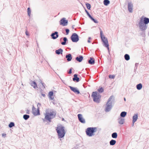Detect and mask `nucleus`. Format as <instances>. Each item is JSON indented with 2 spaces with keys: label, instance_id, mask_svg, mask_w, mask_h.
Segmentation results:
<instances>
[{
  "label": "nucleus",
  "instance_id": "c756f323",
  "mask_svg": "<svg viewBox=\"0 0 149 149\" xmlns=\"http://www.w3.org/2000/svg\"><path fill=\"white\" fill-rule=\"evenodd\" d=\"M124 58L125 60L127 61L129 60L130 59V57L129 55L127 54H126L125 55Z\"/></svg>",
  "mask_w": 149,
  "mask_h": 149
},
{
  "label": "nucleus",
  "instance_id": "c03bdc74",
  "mask_svg": "<svg viewBox=\"0 0 149 149\" xmlns=\"http://www.w3.org/2000/svg\"><path fill=\"white\" fill-rule=\"evenodd\" d=\"M72 68L70 69L69 72H68L69 74H70L72 73Z\"/></svg>",
  "mask_w": 149,
  "mask_h": 149
},
{
  "label": "nucleus",
  "instance_id": "72a5a7b5",
  "mask_svg": "<svg viewBox=\"0 0 149 149\" xmlns=\"http://www.w3.org/2000/svg\"><path fill=\"white\" fill-rule=\"evenodd\" d=\"M142 31V33H141L140 34L141 36H142L143 37H144L146 36L145 34V31Z\"/></svg>",
  "mask_w": 149,
  "mask_h": 149
},
{
  "label": "nucleus",
  "instance_id": "6ab92c4d",
  "mask_svg": "<svg viewBox=\"0 0 149 149\" xmlns=\"http://www.w3.org/2000/svg\"><path fill=\"white\" fill-rule=\"evenodd\" d=\"M74 77L73 78V80L74 81H76L78 82L79 81V78L77 77V74H75L74 75Z\"/></svg>",
  "mask_w": 149,
  "mask_h": 149
},
{
  "label": "nucleus",
  "instance_id": "4d7b16f0",
  "mask_svg": "<svg viewBox=\"0 0 149 149\" xmlns=\"http://www.w3.org/2000/svg\"><path fill=\"white\" fill-rule=\"evenodd\" d=\"M62 81H63V82L64 84H65V82H64V81H63V80H62Z\"/></svg>",
  "mask_w": 149,
  "mask_h": 149
},
{
  "label": "nucleus",
  "instance_id": "c9c22d12",
  "mask_svg": "<svg viewBox=\"0 0 149 149\" xmlns=\"http://www.w3.org/2000/svg\"><path fill=\"white\" fill-rule=\"evenodd\" d=\"M86 6L87 9H88L89 10L91 8V5L90 4L87 3L86 4Z\"/></svg>",
  "mask_w": 149,
  "mask_h": 149
},
{
  "label": "nucleus",
  "instance_id": "e2e57ef3",
  "mask_svg": "<svg viewBox=\"0 0 149 149\" xmlns=\"http://www.w3.org/2000/svg\"><path fill=\"white\" fill-rule=\"evenodd\" d=\"M137 63H136V64H135L136 65H137Z\"/></svg>",
  "mask_w": 149,
  "mask_h": 149
},
{
  "label": "nucleus",
  "instance_id": "dca6fc26",
  "mask_svg": "<svg viewBox=\"0 0 149 149\" xmlns=\"http://www.w3.org/2000/svg\"><path fill=\"white\" fill-rule=\"evenodd\" d=\"M60 24L63 26H65V18L63 17L60 20Z\"/></svg>",
  "mask_w": 149,
  "mask_h": 149
},
{
  "label": "nucleus",
  "instance_id": "423d86ee",
  "mask_svg": "<svg viewBox=\"0 0 149 149\" xmlns=\"http://www.w3.org/2000/svg\"><path fill=\"white\" fill-rule=\"evenodd\" d=\"M113 97V96H111L110 97L106 103V106L105 109V111L106 112H109L110 111L112 108V102H111V101Z\"/></svg>",
  "mask_w": 149,
  "mask_h": 149
},
{
  "label": "nucleus",
  "instance_id": "de8ad7c7",
  "mask_svg": "<svg viewBox=\"0 0 149 149\" xmlns=\"http://www.w3.org/2000/svg\"><path fill=\"white\" fill-rule=\"evenodd\" d=\"M52 103L54 104H56V103L55 102V100H54L52 102Z\"/></svg>",
  "mask_w": 149,
  "mask_h": 149
},
{
  "label": "nucleus",
  "instance_id": "5701e85b",
  "mask_svg": "<svg viewBox=\"0 0 149 149\" xmlns=\"http://www.w3.org/2000/svg\"><path fill=\"white\" fill-rule=\"evenodd\" d=\"M124 119L122 118H120L118 120V123L120 125L124 124Z\"/></svg>",
  "mask_w": 149,
  "mask_h": 149
},
{
  "label": "nucleus",
  "instance_id": "aec40b11",
  "mask_svg": "<svg viewBox=\"0 0 149 149\" xmlns=\"http://www.w3.org/2000/svg\"><path fill=\"white\" fill-rule=\"evenodd\" d=\"M88 63L91 65L94 64L95 63V60L94 59L92 58L91 57L90 58V60L88 61Z\"/></svg>",
  "mask_w": 149,
  "mask_h": 149
},
{
  "label": "nucleus",
  "instance_id": "bf43d9fd",
  "mask_svg": "<svg viewBox=\"0 0 149 149\" xmlns=\"http://www.w3.org/2000/svg\"><path fill=\"white\" fill-rule=\"evenodd\" d=\"M133 123V124L132 125V126H133L134 125V123Z\"/></svg>",
  "mask_w": 149,
  "mask_h": 149
},
{
  "label": "nucleus",
  "instance_id": "f257e3e1",
  "mask_svg": "<svg viewBox=\"0 0 149 149\" xmlns=\"http://www.w3.org/2000/svg\"><path fill=\"white\" fill-rule=\"evenodd\" d=\"M56 130L57 133L58 138L61 139L64 136L65 134V131L64 127L62 125H57Z\"/></svg>",
  "mask_w": 149,
  "mask_h": 149
},
{
  "label": "nucleus",
  "instance_id": "09e8293b",
  "mask_svg": "<svg viewBox=\"0 0 149 149\" xmlns=\"http://www.w3.org/2000/svg\"><path fill=\"white\" fill-rule=\"evenodd\" d=\"M26 113L28 114H29V113H30L29 111V110H28V109L27 110Z\"/></svg>",
  "mask_w": 149,
  "mask_h": 149
},
{
  "label": "nucleus",
  "instance_id": "cd10ccee",
  "mask_svg": "<svg viewBox=\"0 0 149 149\" xmlns=\"http://www.w3.org/2000/svg\"><path fill=\"white\" fill-rule=\"evenodd\" d=\"M118 136L116 132L113 133L111 134V136L113 138H116Z\"/></svg>",
  "mask_w": 149,
  "mask_h": 149
},
{
  "label": "nucleus",
  "instance_id": "4c0bfd02",
  "mask_svg": "<svg viewBox=\"0 0 149 149\" xmlns=\"http://www.w3.org/2000/svg\"><path fill=\"white\" fill-rule=\"evenodd\" d=\"M109 77L110 78L114 79L115 77V76L113 75H109Z\"/></svg>",
  "mask_w": 149,
  "mask_h": 149
},
{
  "label": "nucleus",
  "instance_id": "e433bc0d",
  "mask_svg": "<svg viewBox=\"0 0 149 149\" xmlns=\"http://www.w3.org/2000/svg\"><path fill=\"white\" fill-rule=\"evenodd\" d=\"M65 37H64L63 38V42H61V44L63 45H65Z\"/></svg>",
  "mask_w": 149,
  "mask_h": 149
},
{
  "label": "nucleus",
  "instance_id": "ddd939ff",
  "mask_svg": "<svg viewBox=\"0 0 149 149\" xmlns=\"http://www.w3.org/2000/svg\"><path fill=\"white\" fill-rule=\"evenodd\" d=\"M69 87L70 89L74 93H77L78 94L80 92L79 91L77 90V88L72 87L71 86H70Z\"/></svg>",
  "mask_w": 149,
  "mask_h": 149
},
{
  "label": "nucleus",
  "instance_id": "2f4dec72",
  "mask_svg": "<svg viewBox=\"0 0 149 149\" xmlns=\"http://www.w3.org/2000/svg\"><path fill=\"white\" fill-rule=\"evenodd\" d=\"M103 2L104 5L107 6L109 3L110 1L109 0H104Z\"/></svg>",
  "mask_w": 149,
  "mask_h": 149
},
{
  "label": "nucleus",
  "instance_id": "7c9ffc66",
  "mask_svg": "<svg viewBox=\"0 0 149 149\" xmlns=\"http://www.w3.org/2000/svg\"><path fill=\"white\" fill-rule=\"evenodd\" d=\"M15 125V123L14 122H11L8 125V127L9 128H12Z\"/></svg>",
  "mask_w": 149,
  "mask_h": 149
},
{
  "label": "nucleus",
  "instance_id": "052dcab7",
  "mask_svg": "<svg viewBox=\"0 0 149 149\" xmlns=\"http://www.w3.org/2000/svg\"><path fill=\"white\" fill-rule=\"evenodd\" d=\"M67 40V39L66 38V41Z\"/></svg>",
  "mask_w": 149,
  "mask_h": 149
},
{
  "label": "nucleus",
  "instance_id": "a19ab883",
  "mask_svg": "<svg viewBox=\"0 0 149 149\" xmlns=\"http://www.w3.org/2000/svg\"><path fill=\"white\" fill-rule=\"evenodd\" d=\"M25 34L27 36H29V33L28 32L27 30H26L25 32Z\"/></svg>",
  "mask_w": 149,
  "mask_h": 149
},
{
  "label": "nucleus",
  "instance_id": "49530a36",
  "mask_svg": "<svg viewBox=\"0 0 149 149\" xmlns=\"http://www.w3.org/2000/svg\"><path fill=\"white\" fill-rule=\"evenodd\" d=\"M6 134L5 133H3L2 134V136L3 137H5L6 136Z\"/></svg>",
  "mask_w": 149,
  "mask_h": 149
},
{
  "label": "nucleus",
  "instance_id": "603ef678",
  "mask_svg": "<svg viewBox=\"0 0 149 149\" xmlns=\"http://www.w3.org/2000/svg\"><path fill=\"white\" fill-rule=\"evenodd\" d=\"M68 23V21L67 20H66V25H67Z\"/></svg>",
  "mask_w": 149,
  "mask_h": 149
},
{
  "label": "nucleus",
  "instance_id": "4be33fe9",
  "mask_svg": "<svg viewBox=\"0 0 149 149\" xmlns=\"http://www.w3.org/2000/svg\"><path fill=\"white\" fill-rule=\"evenodd\" d=\"M31 85L34 88H37V84L35 81H32L31 83Z\"/></svg>",
  "mask_w": 149,
  "mask_h": 149
},
{
  "label": "nucleus",
  "instance_id": "13d9d810",
  "mask_svg": "<svg viewBox=\"0 0 149 149\" xmlns=\"http://www.w3.org/2000/svg\"><path fill=\"white\" fill-rule=\"evenodd\" d=\"M62 120H63H63H65L64 119V118H62Z\"/></svg>",
  "mask_w": 149,
  "mask_h": 149
},
{
  "label": "nucleus",
  "instance_id": "a18cd8bd",
  "mask_svg": "<svg viewBox=\"0 0 149 149\" xmlns=\"http://www.w3.org/2000/svg\"><path fill=\"white\" fill-rule=\"evenodd\" d=\"M41 95L42 96L44 97H45L46 96V95L45 94L43 93H41Z\"/></svg>",
  "mask_w": 149,
  "mask_h": 149
},
{
  "label": "nucleus",
  "instance_id": "79ce46f5",
  "mask_svg": "<svg viewBox=\"0 0 149 149\" xmlns=\"http://www.w3.org/2000/svg\"><path fill=\"white\" fill-rule=\"evenodd\" d=\"M41 83L42 86H43L44 87V88H45V84L42 82H41Z\"/></svg>",
  "mask_w": 149,
  "mask_h": 149
},
{
  "label": "nucleus",
  "instance_id": "412c9836",
  "mask_svg": "<svg viewBox=\"0 0 149 149\" xmlns=\"http://www.w3.org/2000/svg\"><path fill=\"white\" fill-rule=\"evenodd\" d=\"M66 58H67V60L68 61H71L72 58L71 55L70 54L67 55H66Z\"/></svg>",
  "mask_w": 149,
  "mask_h": 149
},
{
  "label": "nucleus",
  "instance_id": "f3484780",
  "mask_svg": "<svg viewBox=\"0 0 149 149\" xmlns=\"http://www.w3.org/2000/svg\"><path fill=\"white\" fill-rule=\"evenodd\" d=\"M138 114H135L132 117V123H134L138 119Z\"/></svg>",
  "mask_w": 149,
  "mask_h": 149
},
{
  "label": "nucleus",
  "instance_id": "0eeeda50",
  "mask_svg": "<svg viewBox=\"0 0 149 149\" xmlns=\"http://www.w3.org/2000/svg\"><path fill=\"white\" fill-rule=\"evenodd\" d=\"M139 26L141 31H145L147 28V26L143 23L142 19H141L140 20Z\"/></svg>",
  "mask_w": 149,
  "mask_h": 149
},
{
  "label": "nucleus",
  "instance_id": "f704fd0d",
  "mask_svg": "<svg viewBox=\"0 0 149 149\" xmlns=\"http://www.w3.org/2000/svg\"><path fill=\"white\" fill-rule=\"evenodd\" d=\"M98 91L99 92V93H102V92H103L104 91V89H103L102 88V87H101V88H100L99 89H98Z\"/></svg>",
  "mask_w": 149,
  "mask_h": 149
},
{
  "label": "nucleus",
  "instance_id": "6e6552de",
  "mask_svg": "<svg viewBox=\"0 0 149 149\" xmlns=\"http://www.w3.org/2000/svg\"><path fill=\"white\" fill-rule=\"evenodd\" d=\"M71 38L73 42H77L79 40L78 35L75 33H73L71 37Z\"/></svg>",
  "mask_w": 149,
  "mask_h": 149
},
{
  "label": "nucleus",
  "instance_id": "a211bd4d",
  "mask_svg": "<svg viewBox=\"0 0 149 149\" xmlns=\"http://www.w3.org/2000/svg\"><path fill=\"white\" fill-rule=\"evenodd\" d=\"M83 59V56L81 55H79V56L76 57L75 58L76 60L80 62L82 61Z\"/></svg>",
  "mask_w": 149,
  "mask_h": 149
},
{
  "label": "nucleus",
  "instance_id": "7ed1b4c3",
  "mask_svg": "<svg viewBox=\"0 0 149 149\" xmlns=\"http://www.w3.org/2000/svg\"><path fill=\"white\" fill-rule=\"evenodd\" d=\"M100 37L102 41L103 42L104 45L107 47L108 50L109 49V45L107 39L103 35L101 29L100 28Z\"/></svg>",
  "mask_w": 149,
  "mask_h": 149
},
{
  "label": "nucleus",
  "instance_id": "f03ea898",
  "mask_svg": "<svg viewBox=\"0 0 149 149\" xmlns=\"http://www.w3.org/2000/svg\"><path fill=\"white\" fill-rule=\"evenodd\" d=\"M56 114H54L52 112L46 113L45 118L42 119L44 122L45 121V119L49 121V122L51 121V119L54 118L55 117Z\"/></svg>",
  "mask_w": 149,
  "mask_h": 149
},
{
  "label": "nucleus",
  "instance_id": "1a4fd4ad",
  "mask_svg": "<svg viewBox=\"0 0 149 149\" xmlns=\"http://www.w3.org/2000/svg\"><path fill=\"white\" fill-rule=\"evenodd\" d=\"M41 106V104L40 103H38L37 104L38 108L37 109V110L36 111V112H33V114L35 116H36L37 115H40V107Z\"/></svg>",
  "mask_w": 149,
  "mask_h": 149
},
{
  "label": "nucleus",
  "instance_id": "bb28decb",
  "mask_svg": "<svg viewBox=\"0 0 149 149\" xmlns=\"http://www.w3.org/2000/svg\"><path fill=\"white\" fill-rule=\"evenodd\" d=\"M30 116L27 114H24L23 116V118L25 120H27L29 118Z\"/></svg>",
  "mask_w": 149,
  "mask_h": 149
},
{
  "label": "nucleus",
  "instance_id": "c85d7f7f",
  "mask_svg": "<svg viewBox=\"0 0 149 149\" xmlns=\"http://www.w3.org/2000/svg\"><path fill=\"white\" fill-rule=\"evenodd\" d=\"M126 112L125 111H123L120 114V116L121 117H124L126 116Z\"/></svg>",
  "mask_w": 149,
  "mask_h": 149
},
{
  "label": "nucleus",
  "instance_id": "20e7f679",
  "mask_svg": "<svg viewBox=\"0 0 149 149\" xmlns=\"http://www.w3.org/2000/svg\"><path fill=\"white\" fill-rule=\"evenodd\" d=\"M96 129L95 127L88 128L86 131V135L90 137L94 136V133L96 132Z\"/></svg>",
  "mask_w": 149,
  "mask_h": 149
},
{
  "label": "nucleus",
  "instance_id": "b1692460",
  "mask_svg": "<svg viewBox=\"0 0 149 149\" xmlns=\"http://www.w3.org/2000/svg\"><path fill=\"white\" fill-rule=\"evenodd\" d=\"M143 21V23L146 25L149 23V19L147 17H144Z\"/></svg>",
  "mask_w": 149,
  "mask_h": 149
},
{
  "label": "nucleus",
  "instance_id": "4468645a",
  "mask_svg": "<svg viewBox=\"0 0 149 149\" xmlns=\"http://www.w3.org/2000/svg\"><path fill=\"white\" fill-rule=\"evenodd\" d=\"M54 95V92L53 91H51L49 92L48 96L50 100H52L54 99V97H53Z\"/></svg>",
  "mask_w": 149,
  "mask_h": 149
},
{
  "label": "nucleus",
  "instance_id": "9b49d317",
  "mask_svg": "<svg viewBox=\"0 0 149 149\" xmlns=\"http://www.w3.org/2000/svg\"><path fill=\"white\" fill-rule=\"evenodd\" d=\"M77 116L80 122L83 123H85V120L82 117V114H79Z\"/></svg>",
  "mask_w": 149,
  "mask_h": 149
},
{
  "label": "nucleus",
  "instance_id": "680f3d73",
  "mask_svg": "<svg viewBox=\"0 0 149 149\" xmlns=\"http://www.w3.org/2000/svg\"><path fill=\"white\" fill-rule=\"evenodd\" d=\"M62 40V38H61L60 39V40L61 41Z\"/></svg>",
  "mask_w": 149,
  "mask_h": 149
},
{
  "label": "nucleus",
  "instance_id": "f8f14e48",
  "mask_svg": "<svg viewBox=\"0 0 149 149\" xmlns=\"http://www.w3.org/2000/svg\"><path fill=\"white\" fill-rule=\"evenodd\" d=\"M51 36L53 39H56L58 36V32L56 31L54 33H52L51 35Z\"/></svg>",
  "mask_w": 149,
  "mask_h": 149
},
{
  "label": "nucleus",
  "instance_id": "5fc2aeb1",
  "mask_svg": "<svg viewBox=\"0 0 149 149\" xmlns=\"http://www.w3.org/2000/svg\"><path fill=\"white\" fill-rule=\"evenodd\" d=\"M87 15L88 16V17L90 15H91L89 13V14L88 13Z\"/></svg>",
  "mask_w": 149,
  "mask_h": 149
},
{
  "label": "nucleus",
  "instance_id": "0e129e2a",
  "mask_svg": "<svg viewBox=\"0 0 149 149\" xmlns=\"http://www.w3.org/2000/svg\"><path fill=\"white\" fill-rule=\"evenodd\" d=\"M137 63H136V64H135L136 65H137Z\"/></svg>",
  "mask_w": 149,
  "mask_h": 149
},
{
  "label": "nucleus",
  "instance_id": "473e14b6",
  "mask_svg": "<svg viewBox=\"0 0 149 149\" xmlns=\"http://www.w3.org/2000/svg\"><path fill=\"white\" fill-rule=\"evenodd\" d=\"M28 15V16L29 17L30 16L31 13V10L30 8L29 7L27 8V10Z\"/></svg>",
  "mask_w": 149,
  "mask_h": 149
},
{
  "label": "nucleus",
  "instance_id": "58836bf2",
  "mask_svg": "<svg viewBox=\"0 0 149 149\" xmlns=\"http://www.w3.org/2000/svg\"><path fill=\"white\" fill-rule=\"evenodd\" d=\"M91 20H92L94 22L96 23H98V22L96 20H95L93 18L91 19Z\"/></svg>",
  "mask_w": 149,
  "mask_h": 149
},
{
  "label": "nucleus",
  "instance_id": "393cba45",
  "mask_svg": "<svg viewBox=\"0 0 149 149\" xmlns=\"http://www.w3.org/2000/svg\"><path fill=\"white\" fill-rule=\"evenodd\" d=\"M136 88L138 90H141L142 88V85L140 83L138 84L136 86Z\"/></svg>",
  "mask_w": 149,
  "mask_h": 149
},
{
  "label": "nucleus",
  "instance_id": "3c124183",
  "mask_svg": "<svg viewBox=\"0 0 149 149\" xmlns=\"http://www.w3.org/2000/svg\"><path fill=\"white\" fill-rule=\"evenodd\" d=\"M85 11L86 12V13L87 15L88 14H88L89 13L88 12V11L87 10H85Z\"/></svg>",
  "mask_w": 149,
  "mask_h": 149
},
{
  "label": "nucleus",
  "instance_id": "ea45409f",
  "mask_svg": "<svg viewBox=\"0 0 149 149\" xmlns=\"http://www.w3.org/2000/svg\"><path fill=\"white\" fill-rule=\"evenodd\" d=\"M69 32V30L68 29H66V35H68Z\"/></svg>",
  "mask_w": 149,
  "mask_h": 149
},
{
  "label": "nucleus",
  "instance_id": "2eb2a0df",
  "mask_svg": "<svg viewBox=\"0 0 149 149\" xmlns=\"http://www.w3.org/2000/svg\"><path fill=\"white\" fill-rule=\"evenodd\" d=\"M55 53L56 54L59 55L61 54L62 55L63 50L61 49L60 48L57 50H56L55 51Z\"/></svg>",
  "mask_w": 149,
  "mask_h": 149
},
{
  "label": "nucleus",
  "instance_id": "864d4df0",
  "mask_svg": "<svg viewBox=\"0 0 149 149\" xmlns=\"http://www.w3.org/2000/svg\"><path fill=\"white\" fill-rule=\"evenodd\" d=\"M89 17L91 19L93 17L91 15H90L89 16Z\"/></svg>",
  "mask_w": 149,
  "mask_h": 149
},
{
  "label": "nucleus",
  "instance_id": "37998d69",
  "mask_svg": "<svg viewBox=\"0 0 149 149\" xmlns=\"http://www.w3.org/2000/svg\"><path fill=\"white\" fill-rule=\"evenodd\" d=\"M91 39V38L90 37H89L88 38V43H90L91 42V41H90V40Z\"/></svg>",
  "mask_w": 149,
  "mask_h": 149
},
{
  "label": "nucleus",
  "instance_id": "6e6d98bb",
  "mask_svg": "<svg viewBox=\"0 0 149 149\" xmlns=\"http://www.w3.org/2000/svg\"><path fill=\"white\" fill-rule=\"evenodd\" d=\"M124 101H126V99H125V97H124Z\"/></svg>",
  "mask_w": 149,
  "mask_h": 149
},
{
  "label": "nucleus",
  "instance_id": "39448f33",
  "mask_svg": "<svg viewBox=\"0 0 149 149\" xmlns=\"http://www.w3.org/2000/svg\"><path fill=\"white\" fill-rule=\"evenodd\" d=\"M92 96L94 102L99 103L100 100L101 96L97 92H93L92 93Z\"/></svg>",
  "mask_w": 149,
  "mask_h": 149
},
{
  "label": "nucleus",
  "instance_id": "a878e982",
  "mask_svg": "<svg viewBox=\"0 0 149 149\" xmlns=\"http://www.w3.org/2000/svg\"><path fill=\"white\" fill-rule=\"evenodd\" d=\"M116 141L115 140L112 139L109 142L111 146L114 145L116 143Z\"/></svg>",
  "mask_w": 149,
  "mask_h": 149
},
{
  "label": "nucleus",
  "instance_id": "8fccbe9b",
  "mask_svg": "<svg viewBox=\"0 0 149 149\" xmlns=\"http://www.w3.org/2000/svg\"><path fill=\"white\" fill-rule=\"evenodd\" d=\"M36 109L34 107V106H33L32 107V110L33 111V112H34L33 111L34 109Z\"/></svg>",
  "mask_w": 149,
  "mask_h": 149
},
{
  "label": "nucleus",
  "instance_id": "9d476101",
  "mask_svg": "<svg viewBox=\"0 0 149 149\" xmlns=\"http://www.w3.org/2000/svg\"><path fill=\"white\" fill-rule=\"evenodd\" d=\"M133 6L131 2L128 3V9L130 13H132L133 12Z\"/></svg>",
  "mask_w": 149,
  "mask_h": 149
}]
</instances>
